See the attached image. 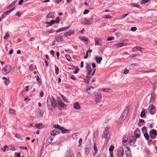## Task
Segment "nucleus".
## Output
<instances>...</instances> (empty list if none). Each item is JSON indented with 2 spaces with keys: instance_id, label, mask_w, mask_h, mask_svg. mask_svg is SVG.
<instances>
[{
  "instance_id": "obj_1",
  "label": "nucleus",
  "mask_w": 157,
  "mask_h": 157,
  "mask_svg": "<svg viewBox=\"0 0 157 157\" xmlns=\"http://www.w3.org/2000/svg\"><path fill=\"white\" fill-rule=\"evenodd\" d=\"M58 108L59 109H62L66 107V105L59 98H58L57 101Z\"/></svg>"
},
{
  "instance_id": "obj_2",
  "label": "nucleus",
  "mask_w": 157,
  "mask_h": 157,
  "mask_svg": "<svg viewBox=\"0 0 157 157\" xmlns=\"http://www.w3.org/2000/svg\"><path fill=\"white\" fill-rule=\"evenodd\" d=\"M11 66L10 65H7L3 68V73L4 75H6L11 71Z\"/></svg>"
},
{
  "instance_id": "obj_3",
  "label": "nucleus",
  "mask_w": 157,
  "mask_h": 157,
  "mask_svg": "<svg viewBox=\"0 0 157 157\" xmlns=\"http://www.w3.org/2000/svg\"><path fill=\"white\" fill-rule=\"evenodd\" d=\"M157 132L156 130L152 129L149 132L150 136L152 139H154L156 138Z\"/></svg>"
},
{
  "instance_id": "obj_4",
  "label": "nucleus",
  "mask_w": 157,
  "mask_h": 157,
  "mask_svg": "<svg viewBox=\"0 0 157 157\" xmlns=\"http://www.w3.org/2000/svg\"><path fill=\"white\" fill-rule=\"evenodd\" d=\"M101 100V95L100 93H98L95 95V100L96 104H98V103L100 102Z\"/></svg>"
},
{
  "instance_id": "obj_5",
  "label": "nucleus",
  "mask_w": 157,
  "mask_h": 157,
  "mask_svg": "<svg viewBox=\"0 0 157 157\" xmlns=\"http://www.w3.org/2000/svg\"><path fill=\"white\" fill-rule=\"evenodd\" d=\"M47 104L48 109L49 110H51L52 107V99L50 97L48 98Z\"/></svg>"
},
{
  "instance_id": "obj_6",
  "label": "nucleus",
  "mask_w": 157,
  "mask_h": 157,
  "mask_svg": "<svg viewBox=\"0 0 157 157\" xmlns=\"http://www.w3.org/2000/svg\"><path fill=\"white\" fill-rule=\"evenodd\" d=\"M148 111L151 114H154L155 113V107L152 105H151L149 106Z\"/></svg>"
},
{
  "instance_id": "obj_7",
  "label": "nucleus",
  "mask_w": 157,
  "mask_h": 157,
  "mask_svg": "<svg viewBox=\"0 0 157 157\" xmlns=\"http://www.w3.org/2000/svg\"><path fill=\"white\" fill-rule=\"evenodd\" d=\"M141 132L139 128H136L134 132V136L136 138H139L140 136Z\"/></svg>"
},
{
  "instance_id": "obj_8",
  "label": "nucleus",
  "mask_w": 157,
  "mask_h": 157,
  "mask_svg": "<svg viewBox=\"0 0 157 157\" xmlns=\"http://www.w3.org/2000/svg\"><path fill=\"white\" fill-rule=\"evenodd\" d=\"M86 68L88 71L87 74H88V75H90L92 71L90 64L88 63H86Z\"/></svg>"
},
{
  "instance_id": "obj_9",
  "label": "nucleus",
  "mask_w": 157,
  "mask_h": 157,
  "mask_svg": "<svg viewBox=\"0 0 157 157\" xmlns=\"http://www.w3.org/2000/svg\"><path fill=\"white\" fill-rule=\"evenodd\" d=\"M124 150L123 147H120L118 151L117 157H123Z\"/></svg>"
},
{
  "instance_id": "obj_10",
  "label": "nucleus",
  "mask_w": 157,
  "mask_h": 157,
  "mask_svg": "<svg viewBox=\"0 0 157 157\" xmlns=\"http://www.w3.org/2000/svg\"><path fill=\"white\" fill-rule=\"evenodd\" d=\"M125 40H124L123 42H122L119 43L115 44V46L116 47L119 48L128 45L127 43H125L124 41Z\"/></svg>"
},
{
  "instance_id": "obj_11",
  "label": "nucleus",
  "mask_w": 157,
  "mask_h": 157,
  "mask_svg": "<svg viewBox=\"0 0 157 157\" xmlns=\"http://www.w3.org/2000/svg\"><path fill=\"white\" fill-rule=\"evenodd\" d=\"M155 93L154 92L151 93L149 103H153L154 102L155 98Z\"/></svg>"
},
{
  "instance_id": "obj_12",
  "label": "nucleus",
  "mask_w": 157,
  "mask_h": 157,
  "mask_svg": "<svg viewBox=\"0 0 157 157\" xmlns=\"http://www.w3.org/2000/svg\"><path fill=\"white\" fill-rule=\"evenodd\" d=\"M128 108H126L124 110L123 113H122V115L121 116V117L123 118H125L127 116L128 113Z\"/></svg>"
},
{
  "instance_id": "obj_13",
  "label": "nucleus",
  "mask_w": 157,
  "mask_h": 157,
  "mask_svg": "<svg viewBox=\"0 0 157 157\" xmlns=\"http://www.w3.org/2000/svg\"><path fill=\"white\" fill-rule=\"evenodd\" d=\"M99 90L101 91L105 92L110 93L113 92L112 90L110 88H101L99 89Z\"/></svg>"
},
{
  "instance_id": "obj_14",
  "label": "nucleus",
  "mask_w": 157,
  "mask_h": 157,
  "mask_svg": "<svg viewBox=\"0 0 157 157\" xmlns=\"http://www.w3.org/2000/svg\"><path fill=\"white\" fill-rule=\"evenodd\" d=\"M59 130L58 129H55L54 130L52 131L51 132V136H56L59 133Z\"/></svg>"
},
{
  "instance_id": "obj_15",
  "label": "nucleus",
  "mask_w": 157,
  "mask_h": 157,
  "mask_svg": "<svg viewBox=\"0 0 157 157\" xmlns=\"http://www.w3.org/2000/svg\"><path fill=\"white\" fill-rule=\"evenodd\" d=\"M144 136L146 140L149 142H151L152 140L150 139V136L147 132H145L144 134Z\"/></svg>"
},
{
  "instance_id": "obj_16",
  "label": "nucleus",
  "mask_w": 157,
  "mask_h": 157,
  "mask_svg": "<svg viewBox=\"0 0 157 157\" xmlns=\"http://www.w3.org/2000/svg\"><path fill=\"white\" fill-rule=\"evenodd\" d=\"M126 150L125 151L127 157H131V153L130 149L128 147H126Z\"/></svg>"
},
{
  "instance_id": "obj_17",
  "label": "nucleus",
  "mask_w": 157,
  "mask_h": 157,
  "mask_svg": "<svg viewBox=\"0 0 157 157\" xmlns=\"http://www.w3.org/2000/svg\"><path fill=\"white\" fill-rule=\"evenodd\" d=\"M71 27L70 26H69L67 27H62L60 28V29H59L58 30H56V33H59L60 32H61L64 31V30H66L68 29H69Z\"/></svg>"
},
{
  "instance_id": "obj_18",
  "label": "nucleus",
  "mask_w": 157,
  "mask_h": 157,
  "mask_svg": "<svg viewBox=\"0 0 157 157\" xmlns=\"http://www.w3.org/2000/svg\"><path fill=\"white\" fill-rule=\"evenodd\" d=\"M109 134V132L107 128L105 129V132H104V133L102 135V137L106 139V140L107 139L108 137V136Z\"/></svg>"
},
{
  "instance_id": "obj_19",
  "label": "nucleus",
  "mask_w": 157,
  "mask_h": 157,
  "mask_svg": "<svg viewBox=\"0 0 157 157\" xmlns=\"http://www.w3.org/2000/svg\"><path fill=\"white\" fill-rule=\"evenodd\" d=\"M74 155L73 151L70 149L69 150L67 153L66 156L71 157H74Z\"/></svg>"
},
{
  "instance_id": "obj_20",
  "label": "nucleus",
  "mask_w": 157,
  "mask_h": 157,
  "mask_svg": "<svg viewBox=\"0 0 157 157\" xmlns=\"http://www.w3.org/2000/svg\"><path fill=\"white\" fill-rule=\"evenodd\" d=\"M74 108L76 109H80V106L79 103L76 102H75L73 104Z\"/></svg>"
},
{
  "instance_id": "obj_21",
  "label": "nucleus",
  "mask_w": 157,
  "mask_h": 157,
  "mask_svg": "<svg viewBox=\"0 0 157 157\" xmlns=\"http://www.w3.org/2000/svg\"><path fill=\"white\" fill-rule=\"evenodd\" d=\"M82 23L85 25H90L91 24V22L88 20H87L86 18H84L83 19V21L82 22Z\"/></svg>"
},
{
  "instance_id": "obj_22",
  "label": "nucleus",
  "mask_w": 157,
  "mask_h": 157,
  "mask_svg": "<svg viewBox=\"0 0 157 157\" xmlns=\"http://www.w3.org/2000/svg\"><path fill=\"white\" fill-rule=\"evenodd\" d=\"M136 141V139L133 136L131 137L129 139V143L132 145H133L135 143Z\"/></svg>"
},
{
  "instance_id": "obj_23",
  "label": "nucleus",
  "mask_w": 157,
  "mask_h": 157,
  "mask_svg": "<svg viewBox=\"0 0 157 157\" xmlns=\"http://www.w3.org/2000/svg\"><path fill=\"white\" fill-rule=\"evenodd\" d=\"M90 146L89 145H87L86 146L85 148V153L86 154H88L90 151Z\"/></svg>"
},
{
  "instance_id": "obj_24",
  "label": "nucleus",
  "mask_w": 157,
  "mask_h": 157,
  "mask_svg": "<svg viewBox=\"0 0 157 157\" xmlns=\"http://www.w3.org/2000/svg\"><path fill=\"white\" fill-rule=\"evenodd\" d=\"M56 40L58 42H62L63 41V37L61 36H58L56 37Z\"/></svg>"
},
{
  "instance_id": "obj_25",
  "label": "nucleus",
  "mask_w": 157,
  "mask_h": 157,
  "mask_svg": "<svg viewBox=\"0 0 157 157\" xmlns=\"http://www.w3.org/2000/svg\"><path fill=\"white\" fill-rule=\"evenodd\" d=\"M102 57H98V56L95 57V60L97 63L99 64L101 63V61L102 60Z\"/></svg>"
},
{
  "instance_id": "obj_26",
  "label": "nucleus",
  "mask_w": 157,
  "mask_h": 157,
  "mask_svg": "<svg viewBox=\"0 0 157 157\" xmlns=\"http://www.w3.org/2000/svg\"><path fill=\"white\" fill-rule=\"evenodd\" d=\"M10 12L9 11V10H7L6 12H5L2 15V18L3 19L5 17L8 15L10 13Z\"/></svg>"
},
{
  "instance_id": "obj_27",
  "label": "nucleus",
  "mask_w": 157,
  "mask_h": 157,
  "mask_svg": "<svg viewBox=\"0 0 157 157\" xmlns=\"http://www.w3.org/2000/svg\"><path fill=\"white\" fill-rule=\"evenodd\" d=\"M47 17L48 18H54V13L51 12L48 13L47 16Z\"/></svg>"
},
{
  "instance_id": "obj_28",
  "label": "nucleus",
  "mask_w": 157,
  "mask_h": 157,
  "mask_svg": "<svg viewBox=\"0 0 157 157\" xmlns=\"http://www.w3.org/2000/svg\"><path fill=\"white\" fill-rule=\"evenodd\" d=\"M101 41V40L100 39H95V45H100L101 46V45L100 41Z\"/></svg>"
},
{
  "instance_id": "obj_29",
  "label": "nucleus",
  "mask_w": 157,
  "mask_h": 157,
  "mask_svg": "<svg viewBox=\"0 0 157 157\" xmlns=\"http://www.w3.org/2000/svg\"><path fill=\"white\" fill-rule=\"evenodd\" d=\"M79 38L84 42H87L88 39L86 37H79Z\"/></svg>"
},
{
  "instance_id": "obj_30",
  "label": "nucleus",
  "mask_w": 157,
  "mask_h": 157,
  "mask_svg": "<svg viewBox=\"0 0 157 157\" xmlns=\"http://www.w3.org/2000/svg\"><path fill=\"white\" fill-rule=\"evenodd\" d=\"M35 113H37L36 115L38 117H40L41 116V111L40 109H38L35 111Z\"/></svg>"
},
{
  "instance_id": "obj_31",
  "label": "nucleus",
  "mask_w": 157,
  "mask_h": 157,
  "mask_svg": "<svg viewBox=\"0 0 157 157\" xmlns=\"http://www.w3.org/2000/svg\"><path fill=\"white\" fill-rule=\"evenodd\" d=\"M61 130V132L63 133H69L70 131L68 130L67 129H65L63 127V128H62V129H60Z\"/></svg>"
},
{
  "instance_id": "obj_32",
  "label": "nucleus",
  "mask_w": 157,
  "mask_h": 157,
  "mask_svg": "<svg viewBox=\"0 0 157 157\" xmlns=\"http://www.w3.org/2000/svg\"><path fill=\"white\" fill-rule=\"evenodd\" d=\"M141 51V48L140 47H134L133 49V51L135 52L136 51Z\"/></svg>"
},
{
  "instance_id": "obj_33",
  "label": "nucleus",
  "mask_w": 157,
  "mask_h": 157,
  "mask_svg": "<svg viewBox=\"0 0 157 157\" xmlns=\"http://www.w3.org/2000/svg\"><path fill=\"white\" fill-rule=\"evenodd\" d=\"M91 77V75H88V74H87V75L86 77V79L85 80V82L87 83V84H89V81L90 80V78L91 77Z\"/></svg>"
},
{
  "instance_id": "obj_34",
  "label": "nucleus",
  "mask_w": 157,
  "mask_h": 157,
  "mask_svg": "<svg viewBox=\"0 0 157 157\" xmlns=\"http://www.w3.org/2000/svg\"><path fill=\"white\" fill-rule=\"evenodd\" d=\"M52 107L55 108H56L57 105V103H56V101L54 99H52Z\"/></svg>"
},
{
  "instance_id": "obj_35",
  "label": "nucleus",
  "mask_w": 157,
  "mask_h": 157,
  "mask_svg": "<svg viewBox=\"0 0 157 157\" xmlns=\"http://www.w3.org/2000/svg\"><path fill=\"white\" fill-rule=\"evenodd\" d=\"M16 110L10 108L9 109V113L10 114H14L15 113Z\"/></svg>"
},
{
  "instance_id": "obj_36",
  "label": "nucleus",
  "mask_w": 157,
  "mask_h": 157,
  "mask_svg": "<svg viewBox=\"0 0 157 157\" xmlns=\"http://www.w3.org/2000/svg\"><path fill=\"white\" fill-rule=\"evenodd\" d=\"M54 127L56 128H57L59 130L62 129V128H63V127H61L58 124H55L54 125Z\"/></svg>"
},
{
  "instance_id": "obj_37",
  "label": "nucleus",
  "mask_w": 157,
  "mask_h": 157,
  "mask_svg": "<svg viewBox=\"0 0 157 157\" xmlns=\"http://www.w3.org/2000/svg\"><path fill=\"white\" fill-rule=\"evenodd\" d=\"M53 140V138H52V137H51V136L47 140V141L48 143V144H51L52 143Z\"/></svg>"
},
{
  "instance_id": "obj_38",
  "label": "nucleus",
  "mask_w": 157,
  "mask_h": 157,
  "mask_svg": "<svg viewBox=\"0 0 157 157\" xmlns=\"http://www.w3.org/2000/svg\"><path fill=\"white\" fill-rule=\"evenodd\" d=\"M142 132H147V128L146 126L143 127L141 129Z\"/></svg>"
},
{
  "instance_id": "obj_39",
  "label": "nucleus",
  "mask_w": 157,
  "mask_h": 157,
  "mask_svg": "<svg viewBox=\"0 0 157 157\" xmlns=\"http://www.w3.org/2000/svg\"><path fill=\"white\" fill-rule=\"evenodd\" d=\"M130 6H131L132 7H135L139 8L138 5L136 3H135L134 4L131 3V4H130Z\"/></svg>"
},
{
  "instance_id": "obj_40",
  "label": "nucleus",
  "mask_w": 157,
  "mask_h": 157,
  "mask_svg": "<svg viewBox=\"0 0 157 157\" xmlns=\"http://www.w3.org/2000/svg\"><path fill=\"white\" fill-rule=\"evenodd\" d=\"M65 57L67 60L69 62H70L71 60V57L69 55L67 54L65 56Z\"/></svg>"
},
{
  "instance_id": "obj_41",
  "label": "nucleus",
  "mask_w": 157,
  "mask_h": 157,
  "mask_svg": "<svg viewBox=\"0 0 157 157\" xmlns=\"http://www.w3.org/2000/svg\"><path fill=\"white\" fill-rule=\"evenodd\" d=\"M4 82L6 85H8L10 83V81L9 78H7L4 81Z\"/></svg>"
},
{
  "instance_id": "obj_42",
  "label": "nucleus",
  "mask_w": 157,
  "mask_h": 157,
  "mask_svg": "<svg viewBox=\"0 0 157 157\" xmlns=\"http://www.w3.org/2000/svg\"><path fill=\"white\" fill-rule=\"evenodd\" d=\"M78 133H75L72 134V137L75 139H77L78 138Z\"/></svg>"
},
{
  "instance_id": "obj_43",
  "label": "nucleus",
  "mask_w": 157,
  "mask_h": 157,
  "mask_svg": "<svg viewBox=\"0 0 157 157\" xmlns=\"http://www.w3.org/2000/svg\"><path fill=\"white\" fill-rule=\"evenodd\" d=\"M128 138L126 137H125L123 139V140L122 141V143L125 146L126 144H124L126 143L127 141Z\"/></svg>"
},
{
  "instance_id": "obj_44",
  "label": "nucleus",
  "mask_w": 157,
  "mask_h": 157,
  "mask_svg": "<svg viewBox=\"0 0 157 157\" xmlns=\"http://www.w3.org/2000/svg\"><path fill=\"white\" fill-rule=\"evenodd\" d=\"M35 125L37 128L39 129L41 127V126H42V124L40 123L36 124H35Z\"/></svg>"
},
{
  "instance_id": "obj_45",
  "label": "nucleus",
  "mask_w": 157,
  "mask_h": 157,
  "mask_svg": "<svg viewBox=\"0 0 157 157\" xmlns=\"http://www.w3.org/2000/svg\"><path fill=\"white\" fill-rule=\"evenodd\" d=\"M56 68L55 69V73L56 75H58L59 73V69L58 67H57L56 65H55Z\"/></svg>"
},
{
  "instance_id": "obj_46",
  "label": "nucleus",
  "mask_w": 157,
  "mask_h": 157,
  "mask_svg": "<svg viewBox=\"0 0 157 157\" xmlns=\"http://www.w3.org/2000/svg\"><path fill=\"white\" fill-rule=\"evenodd\" d=\"M91 87V86H88L87 87L86 91V92L88 94H89L90 93V90Z\"/></svg>"
},
{
  "instance_id": "obj_47",
  "label": "nucleus",
  "mask_w": 157,
  "mask_h": 157,
  "mask_svg": "<svg viewBox=\"0 0 157 157\" xmlns=\"http://www.w3.org/2000/svg\"><path fill=\"white\" fill-rule=\"evenodd\" d=\"M149 1V0H142L141 1V4H145L147 2H148Z\"/></svg>"
},
{
  "instance_id": "obj_48",
  "label": "nucleus",
  "mask_w": 157,
  "mask_h": 157,
  "mask_svg": "<svg viewBox=\"0 0 157 157\" xmlns=\"http://www.w3.org/2000/svg\"><path fill=\"white\" fill-rule=\"evenodd\" d=\"M145 115V112L144 110H143L141 113L140 116L141 117H143Z\"/></svg>"
},
{
  "instance_id": "obj_49",
  "label": "nucleus",
  "mask_w": 157,
  "mask_h": 157,
  "mask_svg": "<svg viewBox=\"0 0 157 157\" xmlns=\"http://www.w3.org/2000/svg\"><path fill=\"white\" fill-rule=\"evenodd\" d=\"M114 148V147L113 145H111L110 146L109 150L110 152H112L113 151V150Z\"/></svg>"
},
{
  "instance_id": "obj_50",
  "label": "nucleus",
  "mask_w": 157,
  "mask_h": 157,
  "mask_svg": "<svg viewBox=\"0 0 157 157\" xmlns=\"http://www.w3.org/2000/svg\"><path fill=\"white\" fill-rule=\"evenodd\" d=\"M94 149L95 151L98 152V150L96 147V144L95 143H94Z\"/></svg>"
},
{
  "instance_id": "obj_51",
  "label": "nucleus",
  "mask_w": 157,
  "mask_h": 157,
  "mask_svg": "<svg viewBox=\"0 0 157 157\" xmlns=\"http://www.w3.org/2000/svg\"><path fill=\"white\" fill-rule=\"evenodd\" d=\"M69 33V35H71L75 33V31L74 30H71L69 31H68Z\"/></svg>"
},
{
  "instance_id": "obj_52",
  "label": "nucleus",
  "mask_w": 157,
  "mask_h": 157,
  "mask_svg": "<svg viewBox=\"0 0 157 157\" xmlns=\"http://www.w3.org/2000/svg\"><path fill=\"white\" fill-rule=\"evenodd\" d=\"M9 33L8 32H7L5 35L4 36V38L5 39H6V38H7L9 36Z\"/></svg>"
},
{
  "instance_id": "obj_53",
  "label": "nucleus",
  "mask_w": 157,
  "mask_h": 157,
  "mask_svg": "<svg viewBox=\"0 0 157 157\" xmlns=\"http://www.w3.org/2000/svg\"><path fill=\"white\" fill-rule=\"evenodd\" d=\"M56 22V21L54 20H52L50 22H49L50 25H52L54 24Z\"/></svg>"
},
{
  "instance_id": "obj_54",
  "label": "nucleus",
  "mask_w": 157,
  "mask_h": 157,
  "mask_svg": "<svg viewBox=\"0 0 157 157\" xmlns=\"http://www.w3.org/2000/svg\"><path fill=\"white\" fill-rule=\"evenodd\" d=\"M8 146L6 145L2 148V150L4 152H5L6 150V148Z\"/></svg>"
},
{
  "instance_id": "obj_55",
  "label": "nucleus",
  "mask_w": 157,
  "mask_h": 157,
  "mask_svg": "<svg viewBox=\"0 0 157 157\" xmlns=\"http://www.w3.org/2000/svg\"><path fill=\"white\" fill-rule=\"evenodd\" d=\"M29 86H26L24 90L23 91H28L29 90Z\"/></svg>"
},
{
  "instance_id": "obj_56",
  "label": "nucleus",
  "mask_w": 157,
  "mask_h": 157,
  "mask_svg": "<svg viewBox=\"0 0 157 157\" xmlns=\"http://www.w3.org/2000/svg\"><path fill=\"white\" fill-rule=\"evenodd\" d=\"M114 37L113 36L109 37V38L107 39L108 41H110L113 40L114 39Z\"/></svg>"
},
{
  "instance_id": "obj_57",
  "label": "nucleus",
  "mask_w": 157,
  "mask_h": 157,
  "mask_svg": "<svg viewBox=\"0 0 157 157\" xmlns=\"http://www.w3.org/2000/svg\"><path fill=\"white\" fill-rule=\"evenodd\" d=\"M137 28L136 27H132L131 28V30L132 31H135L136 30Z\"/></svg>"
},
{
  "instance_id": "obj_58",
  "label": "nucleus",
  "mask_w": 157,
  "mask_h": 157,
  "mask_svg": "<svg viewBox=\"0 0 157 157\" xmlns=\"http://www.w3.org/2000/svg\"><path fill=\"white\" fill-rule=\"evenodd\" d=\"M129 71L128 70L125 69L124 70V73L125 74H126L129 72Z\"/></svg>"
},
{
  "instance_id": "obj_59",
  "label": "nucleus",
  "mask_w": 157,
  "mask_h": 157,
  "mask_svg": "<svg viewBox=\"0 0 157 157\" xmlns=\"http://www.w3.org/2000/svg\"><path fill=\"white\" fill-rule=\"evenodd\" d=\"M89 12V10H85L83 13V14H86L87 13H88Z\"/></svg>"
},
{
  "instance_id": "obj_60",
  "label": "nucleus",
  "mask_w": 157,
  "mask_h": 157,
  "mask_svg": "<svg viewBox=\"0 0 157 157\" xmlns=\"http://www.w3.org/2000/svg\"><path fill=\"white\" fill-rule=\"evenodd\" d=\"M59 17H56V22L57 23H58L59 22Z\"/></svg>"
},
{
  "instance_id": "obj_61",
  "label": "nucleus",
  "mask_w": 157,
  "mask_h": 157,
  "mask_svg": "<svg viewBox=\"0 0 157 157\" xmlns=\"http://www.w3.org/2000/svg\"><path fill=\"white\" fill-rule=\"evenodd\" d=\"M128 14H129V13H125V14L123 15L122 16V18H125V17H126Z\"/></svg>"
},
{
  "instance_id": "obj_62",
  "label": "nucleus",
  "mask_w": 157,
  "mask_h": 157,
  "mask_svg": "<svg viewBox=\"0 0 157 157\" xmlns=\"http://www.w3.org/2000/svg\"><path fill=\"white\" fill-rule=\"evenodd\" d=\"M82 141V139L81 138H80L79 139V141H78V143L79 144V145H80L81 144Z\"/></svg>"
},
{
  "instance_id": "obj_63",
  "label": "nucleus",
  "mask_w": 157,
  "mask_h": 157,
  "mask_svg": "<svg viewBox=\"0 0 157 157\" xmlns=\"http://www.w3.org/2000/svg\"><path fill=\"white\" fill-rule=\"evenodd\" d=\"M71 78L74 80H75L76 79V78L74 75L71 76Z\"/></svg>"
},
{
  "instance_id": "obj_64",
  "label": "nucleus",
  "mask_w": 157,
  "mask_h": 157,
  "mask_svg": "<svg viewBox=\"0 0 157 157\" xmlns=\"http://www.w3.org/2000/svg\"><path fill=\"white\" fill-rule=\"evenodd\" d=\"M77 157H81V154L80 152H78L77 153Z\"/></svg>"
}]
</instances>
